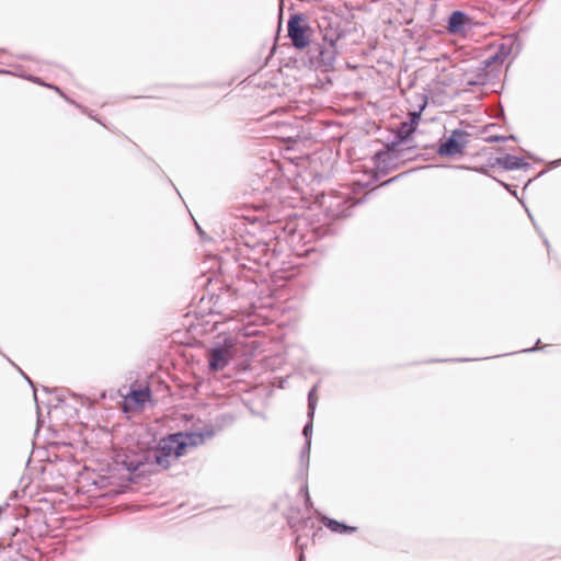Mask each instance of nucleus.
Instances as JSON below:
<instances>
[{"label": "nucleus", "instance_id": "f257e3e1", "mask_svg": "<svg viewBox=\"0 0 561 561\" xmlns=\"http://www.w3.org/2000/svg\"><path fill=\"white\" fill-rule=\"evenodd\" d=\"M191 442L193 440L184 431L167 433L159 438L153 436L148 442L150 467L158 471L169 470L175 461L187 455Z\"/></svg>", "mask_w": 561, "mask_h": 561}, {"label": "nucleus", "instance_id": "f03ea898", "mask_svg": "<svg viewBox=\"0 0 561 561\" xmlns=\"http://www.w3.org/2000/svg\"><path fill=\"white\" fill-rule=\"evenodd\" d=\"M262 123L263 130L265 133V138H271L275 141L276 151L271 150L270 156L274 163V169L267 170L265 175L263 176V192L273 193V197L277 198L280 202V164L278 158L280 157V114L279 108L276 107L274 111L270 112L267 115H264L260 118Z\"/></svg>", "mask_w": 561, "mask_h": 561}, {"label": "nucleus", "instance_id": "7ed1b4c3", "mask_svg": "<svg viewBox=\"0 0 561 561\" xmlns=\"http://www.w3.org/2000/svg\"><path fill=\"white\" fill-rule=\"evenodd\" d=\"M149 458L148 443L146 445L136 444L127 446L115 451L113 455L114 463L121 466L129 473L127 480L131 483H137L151 472L146 470V467H150Z\"/></svg>", "mask_w": 561, "mask_h": 561}, {"label": "nucleus", "instance_id": "20e7f679", "mask_svg": "<svg viewBox=\"0 0 561 561\" xmlns=\"http://www.w3.org/2000/svg\"><path fill=\"white\" fill-rule=\"evenodd\" d=\"M415 131L413 126L407 122L400 124L394 140L387 144L386 149L378 151L375 156L379 165L385 170H396L400 163L408 160V152L412 147L409 146V138Z\"/></svg>", "mask_w": 561, "mask_h": 561}, {"label": "nucleus", "instance_id": "39448f33", "mask_svg": "<svg viewBox=\"0 0 561 561\" xmlns=\"http://www.w3.org/2000/svg\"><path fill=\"white\" fill-rule=\"evenodd\" d=\"M316 387H312L308 393V417L309 421L304 426L302 435L306 438L305 445L300 451V461L298 473L302 479L304 483L300 488V491L305 494L306 503L311 504L308 485H307V472L309 468V457H310V447H311V435H312V420L316 411L317 398L314 396Z\"/></svg>", "mask_w": 561, "mask_h": 561}, {"label": "nucleus", "instance_id": "423d86ee", "mask_svg": "<svg viewBox=\"0 0 561 561\" xmlns=\"http://www.w3.org/2000/svg\"><path fill=\"white\" fill-rule=\"evenodd\" d=\"M313 30L304 13H293L287 21V37L290 46L297 50L309 48L312 42Z\"/></svg>", "mask_w": 561, "mask_h": 561}, {"label": "nucleus", "instance_id": "0eeeda50", "mask_svg": "<svg viewBox=\"0 0 561 561\" xmlns=\"http://www.w3.org/2000/svg\"><path fill=\"white\" fill-rule=\"evenodd\" d=\"M322 43H312L308 50L309 65L324 71L332 70L336 60V38L323 36Z\"/></svg>", "mask_w": 561, "mask_h": 561}, {"label": "nucleus", "instance_id": "6e6552de", "mask_svg": "<svg viewBox=\"0 0 561 561\" xmlns=\"http://www.w3.org/2000/svg\"><path fill=\"white\" fill-rule=\"evenodd\" d=\"M237 348L232 345V340L225 337L221 342H216L207 354L208 367L211 371L224 370L230 363V357Z\"/></svg>", "mask_w": 561, "mask_h": 561}, {"label": "nucleus", "instance_id": "1a4fd4ad", "mask_svg": "<svg viewBox=\"0 0 561 561\" xmlns=\"http://www.w3.org/2000/svg\"><path fill=\"white\" fill-rule=\"evenodd\" d=\"M467 137V131L462 129H454L449 137L439 144L437 153L440 157H455L457 154H462L468 144Z\"/></svg>", "mask_w": 561, "mask_h": 561}, {"label": "nucleus", "instance_id": "9d476101", "mask_svg": "<svg viewBox=\"0 0 561 561\" xmlns=\"http://www.w3.org/2000/svg\"><path fill=\"white\" fill-rule=\"evenodd\" d=\"M288 220L285 226H283V232L286 233V244L296 255L301 256L308 253L310 250L306 249L300 251L298 245L306 244L308 241L306 240V236L297 230V225L291 219V215H288Z\"/></svg>", "mask_w": 561, "mask_h": 561}, {"label": "nucleus", "instance_id": "9b49d317", "mask_svg": "<svg viewBox=\"0 0 561 561\" xmlns=\"http://www.w3.org/2000/svg\"><path fill=\"white\" fill-rule=\"evenodd\" d=\"M306 163V158L302 156L299 157H290L283 153V178H286L288 182L291 181L290 176H296L299 174L298 169L304 167Z\"/></svg>", "mask_w": 561, "mask_h": 561}, {"label": "nucleus", "instance_id": "f8f14e48", "mask_svg": "<svg viewBox=\"0 0 561 561\" xmlns=\"http://www.w3.org/2000/svg\"><path fill=\"white\" fill-rule=\"evenodd\" d=\"M184 433L191 437L193 442H191L190 447L195 448L205 443L206 439H210L216 435V431L213 426H205L199 431H188L185 430Z\"/></svg>", "mask_w": 561, "mask_h": 561}, {"label": "nucleus", "instance_id": "ddd939ff", "mask_svg": "<svg viewBox=\"0 0 561 561\" xmlns=\"http://www.w3.org/2000/svg\"><path fill=\"white\" fill-rule=\"evenodd\" d=\"M470 22L469 16L462 11H454L448 19L447 30L451 34L462 32L463 27Z\"/></svg>", "mask_w": 561, "mask_h": 561}, {"label": "nucleus", "instance_id": "4468645a", "mask_svg": "<svg viewBox=\"0 0 561 561\" xmlns=\"http://www.w3.org/2000/svg\"><path fill=\"white\" fill-rule=\"evenodd\" d=\"M496 164L505 170H520L529 167L522 158L512 154H505L496 159Z\"/></svg>", "mask_w": 561, "mask_h": 561}, {"label": "nucleus", "instance_id": "2eb2a0df", "mask_svg": "<svg viewBox=\"0 0 561 561\" xmlns=\"http://www.w3.org/2000/svg\"><path fill=\"white\" fill-rule=\"evenodd\" d=\"M321 523L333 533L350 534L356 531V527L347 526L327 516L321 517Z\"/></svg>", "mask_w": 561, "mask_h": 561}, {"label": "nucleus", "instance_id": "dca6fc26", "mask_svg": "<svg viewBox=\"0 0 561 561\" xmlns=\"http://www.w3.org/2000/svg\"><path fill=\"white\" fill-rule=\"evenodd\" d=\"M149 397H151V391L149 388L130 390L128 393L129 402H133L137 407H142L146 399Z\"/></svg>", "mask_w": 561, "mask_h": 561}, {"label": "nucleus", "instance_id": "f3484780", "mask_svg": "<svg viewBox=\"0 0 561 561\" xmlns=\"http://www.w3.org/2000/svg\"><path fill=\"white\" fill-rule=\"evenodd\" d=\"M279 38H280V0H278V4H277V24H276V28H275V33H274V44L271 47L270 54L266 59H268L277 50Z\"/></svg>", "mask_w": 561, "mask_h": 561}, {"label": "nucleus", "instance_id": "a211bd4d", "mask_svg": "<svg viewBox=\"0 0 561 561\" xmlns=\"http://www.w3.org/2000/svg\"><path fill=\"white\" fill-rule=\"evenodd\" d=\"M426 105H427V100H426V98H424L422 101V104H420V106H419V110L410 112V114H409L410 121L407 122L410 126H413L416 129V126L421 119V114L424 111V108L426 107Z\"/></svg>", "mask_w": 561, "mask_h": 561}, {"label": "nucleus", "instance_id": "6ab92c4d", "mask_svg": "<svg viewBox=\"0 0 561 561\" xmlns=\"http://www.w3.org/2000/svg\"><path fill=\"white\" fill-rule=\"evenodd\" d=\"M55 400H56V403L55 404L49 403L48 407L57 408L59 404H65L66 396H65L64 391L55 390Z\"/></svg>", "mask_w": 561, "mask_h": 561}, {"label": "nucleus", "instance_id": "aec40b11", "mask_svg": "<svg viewBox=\"0 0 561 561\" xmlns=\"http://www.w3.org/2000/svg\"><path fill=\"white\" fill-rule=\"evenodd\" d=\"M500 54H494L493 56L483 60V70L491 67L495 62H500Z\"/></svg>", "mask_w": 561, "mask_h": 561}, {"label": "nucleus", "instance_id": "412c9836", "mask_svg": "<svg viewBox=\"0 0 561 561\" xmlns=\"http://www.w3.org/2000/svg\"><path fill=\"white\" fill-rule=\"evenodd\" d=\"M507 139H513L515 140V136L514 135H511L508 137H505V136H490L486 141L488 142H500V141H506Z\"/></svg>", "mask_w": 561, "mask_h": 561}, {"label": "nucleus", "instance_id": "4be33fe9", "mask_svg": "<svg viewBox=\"0 0 561 561\" xmlns=\"http://www.w3.org/2000/svg\"><path fill=\"white\" fill-rule=\"evenodd\" d=\"M259 88H262L263 90L267 89V88H273V89H277L278 84L277 82H274V81H264V82H259V83H255Z\"/></svg>", "mask_w": 561, "mask_h": 561}, {"label": "nucleus", "instance_id": "5701e85b", "mask_svg": "<svg viewBox=\"0 0 561 561\" xmlns=\"http://www.w3.org/2000/svg\"><path fill=\"white\" fill-rule=\"evenodd\" d=\"M8 360H9V362L14 366V367H16V368L19 369V371L22 374L23 378H24V379L30 383V386H31V387L33 388V390H34V397L36 398L35 387H34V383H33V381L31 380V378H30L26 374H24V373H23V371H22V370H21V369H20V368H19V367H18V366H16V365L11 360V359H9V358H8Z\"/></svg>", "mask_w": 561, "mask_h": 561}, {"label": "nucleus", "instance_id": "b1692460", "mask_svg": "<svg viewBox=\"0 0 561 561\" xmlns=\"http://www.w3.org/2000/svg\"><path fill=\"white\" fill-rule=\"evenodd\" d=\"M8 360H9V362L14 366V367H16V368L19 369V371L22 374L23 378H24V379L30 383V386H31V387L33 388V390H34V397L36 398L35 387H34V383H33V381L31 380V378H30L26 374H24V373H23V371H22V370H21V369H20V368H19V367H18V366H16V365L11 360V359H9V358H8Z\"/></svg>", "mask_w": 561, "mask_h": 561}, {"label": "nucleus", "instance_id": "393cba45", "mask_svg": "<svg viewBox=\"0 0 561 561\" xmlns=\"http://www.w3.org/2000/svg\"><path fill=\"white\" fill-rule=\"evenodd\" d=\"M495 54H500V62H503L504 59L507 57V55L510 54V50L505 48L504 45H502L499 49V51H496Z\"/></svg>", "mask_w": 561, "mask_h": 561}, {"label": "nucleus", "instance_id": "a878e982", "mask_svg": "<svg viewBox=\"0 0 561 561\" xmlns=\"http://www.w3.org/2000/svg\"><path fill=\"white\" fill-rule=\"evenodd\" d=\"M45 87H47L48 89L55 90V91H56V92H58V93H59V94H60V95H61L66 101H68V102H70V103H72L69 99H67V98L64 95V93H62L61 89H60L58 85H56V84H54V83H47V84H45Z\"/></svg>", "mask_w": 561, "mask_h": 561}, {"label": "nucleus", "instance_id": "bb28decb", "mask_svg": "<svg viewBox=\"0 0 561 561\" xmlns=\"http://www.w3.org/2000/svg\"><path fill=\"white\" fill-rule=\"evenodd\" d=\"M25 78L33 83H36L39 85H45V83L43 82V79L39 77L33 76V75H27Z\"/></svg>", "mask_w": 561, "mask_h": 561}, {"label": "nucleus", "instance_id": "cd10ccee", "mask_svg": "<svg viewBox=\"0 0 561 561\" xmlns=\"http://www.w3.org/2000/svg\"><path fill=\"white\" fill-rule=\"evenodd\" d=\"M256 347H257V343L255 341L250 342L249 348L247 351H244V354L251 355V356L254 355Z\"/></svg>", "mask_w": 561, "mask_h": 561}, {"label": "nucleus", "instance_id": "c85d7f7f", "mask_svg": "<svg viewBox=\"0 0 561 561\" xmlns=\"http://www.w3.org/2000/svg\"><path fill=\"white\" fill-rule=\"evenodd\" d=\"M402 175H403V173H402V174H399V175H396V176H393V178H391V179H389V180H387V181L382 182L380 186H386V185H388V184H390V183H392V182L397 181V180H398L400 176H402Z\"/></svg>", "mask_w": 561, "mask_h": 561}, {"label": "nucleus", "instance_id": "c756f323", "mask_svg": "<svg viewBox=\"0 0 561 561\" xmlns=\"http://www.w3.org/2000/svg\"><path fill=\"white\" fill-rule=\"evenodd\" d=\"M8 502H5L4 504L0 505V517L2 516V514L5 512L7 507H8Z\"/></svg>", "mask_w": 561, "mask_h": 561}, {"label": "nucleus", "instance_id": "7c9ffc66", "mask_svg": "<svg viewBox=\"0 0 561 561\" xmlns=\"http://www.w3.org/2000/svg\"><path fill=\"white\" fill-rule=\"evenodd\" d=\"M196 227H197L198 234H199L201 237H204V236H205V232H204V230L201 228V226H199V225H196Z\"/></svg>", "mask_w": 561, "mask_h": 561}, {"label": "nucleus", "instance_id": "2f4dec72", "mask_svg": "<svg viewBox=\"0 0 561 561\" xmlns=\"http://www.w3.org/2000/svg\"><path fill=\"white\" fill-rule=\"evenodd\" d=\"M534 351H536V347L526 348V350H524L523 352H534Z\"/></svg>", "mask_w": 561, "mask_h": 561}, {"label": "nucleus", "instance_id": "473e14b6", "mask_svg": "<svg viewBox=\"0 0 561 561\" xmlns=\"http://www.w3.org/2000/svg\"><path fill=\"white\" fill-rule=\"evenodd\" d=\"M43 390L48 392V388L47 387H43Z\"/></svg>", "mask_w": 561, "mask_h": 561}, {"label": "nucleus", "instance_id": "72a5a7b5", "mask_svg": "<svg viewBox=\"0 0 561 561\" xmlns=\"http://www.w3.org/2000/svg\"><path fill=\"white\" fill-rule=\"evenodd\" d=\"M282 141H283V145H284V144H285V138H284V137L282 138ZM284 149H285V148L283 147V150H284Z\"/></svg>", "mask_w": 561, "mask_h": 561}, {"label": "nucleus", "instance_id": "f704fd0d", "mask_svg": "<svg viewBox=\"0 0 561 561\" xmlns=\"http://www.w3.org/2000/svg\"><path fill=\"white\" fill-rule=\"evenodd\" d=\"M282 187H283V192L285 191V183L283 182L282 184Z\"/></svg>", "mask_w": 561, "mask_h": 561}]
</instances>
